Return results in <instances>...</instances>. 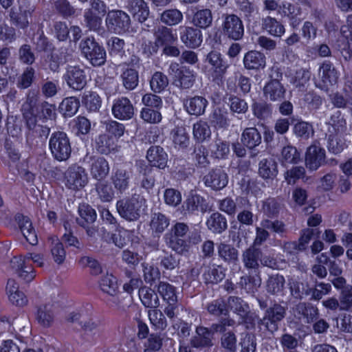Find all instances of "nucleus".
<instances>
[{
    "instance_id": "1",
    "label": "nucleus",
    "mask_w": 352,
    "mask_h": 352,
    "mask_svg": "<svg viewBox=\"0 0 352 352\" xmlns=\"http://www.w3.org/2000/svg\"><path fill=\"white\" fill-rule=\"evenodd\" d=\"M44 256L37 253H28L25 256H14L10 261L11 268L25 283H30L36 276V272L30 263L32 261L37 266L44 265Z\"/></svg>"
},
{
    "instance_id": "2",
    "label": "nucleus",
    "mask_w": 352,
    "mask_h": 352,
    "mask_svg": "<svg viewBox=\"0 0 352 352\" xmlns=\"http://www.w3.org/2000/svg\"><path fill=\"white\" fill-rule=\"evenodd\" d=\"M337 6L342 11L352 10V0H336ZM347 23L350 26L341 28L340 32L346 42H342L340 50L345 59L352 58V15L347 18Z\"/></svg>"
},
{
    "instance_id": "3",
    "label": "nucleus",
    "mask_w": 352,
    "mask_h": 352,
    "mask_svg": "<svg viewBox=\"0 0 352 352\" xmlns=\"http://www.w3.org/2000/svg\"><path fill=\"white\" fill-rule=\"evenodd\" d=\"M100 290L109 296L108 304L111 307L121 308L123 307L122 298L120 296L119 285L116 276L107 273L101 276L98 280Z\"/></svg>"
},
{
    "instance_id": "4",
    "label": "nucleus",
    "mask_w": 352,
    "mask_h": 352,
    "mask_svg": "<svg viewBox=\"0 0 352 352\" xmlns=\"http://www.w3.org/2000/svg\"><path fill=\"white\" fill-rule=\"evenodd\" d=\"M49 147L54 157L58 161H65L70 156V142L64 132L53 133L50 139Z\"/></svg>"
},
{
    "instance_id": "5",
    "label": "nucleus",
    "mask_w": 352,
    "mask_h": 352,
    "mask_svg": "<svg viewBox=\"0 0 352 352\" xmlns=\"http://www.w3.org/2000/svg\"><path fill=\"white\" fill-rule=\"evenodd\" d=\"M85 57L94 66H100L106 60V52L94 38H87L80 44Z\"/></svg>"
},
{
    "instance_id": "6",
    "label": "nucleus",
    "mask_w": 352,
    "mask_h": 352,
    "mask_svg": "<svg viewBox=\"0 0 352 352\" xmlns=\"http://www.w3.org/2000/svg\"><path fill=\"white\" fill-rule=\"evenodd\" d=\"M169 74L172 76L175 86L184 89L191 87L195 80L193 71L186 67L180 68L177 63L170 64Z\"/></svg>"
},
{
    "instance_id": "7",
    "label": "nucleus",
    "mask_w": 352,
    "mask_h": 352,
    "mask_svg": "<svg viewBox=\"0 0 352 352\" xmlns=\"http://www.w3.org/2000/svg\"><path fill=\"white\" fill-rule=\"evenodd\" d=\"M106 24L109 30L120 34L129 29L130 18L122 10H112L107 14Z\"/></svg>"
},
{
    "instance_id": "8",
    "label": "nucleus",
    "mask_w": 352,
    "mask_h": 352,
    "mask_svg": "<svg viewBox=\"0 0 352 352\" xmlns=\"http://www.w3.org/2000/svg\"><path fill=\"white\" fill-rule=\"evenodd\" d=\"M65 179L66 186L75 190L84 188L89 182L86 170L78 166L70 167L66 173Z\"/></svg>"
},
{
    "instance_id": "9",
    "label": "nucleus",
    "mask_w": 352,
    "mask_h": 352,
    "mask_svg": "<svg viewBox=\"0 0 352 352\" xmlns=\"http://www.w3.org/2000/svg\"><path fill=\"white\" fill-rule=\"evenodd\" d=\"M221 27L223 34L235 41L241 39L244 33L241 20L234 14L226 16Z\"/></svg>"
},
{
    "instance_id": "10",
    "label": "nucleus",
    "mask_w": 352,
    "mask_h": 352,
    "mask_svg": "<svg viewBox=\"0 0 352 352\" xmlns=\"http://www.w3.org/2000/svg\"><path fill=\"white\" fill-rule=\"evenodd\" d=\"M145 200L142 198L133 197L129 200H121L117 203V210L121 217L127 220L138 218L142 204Z\"/></svg>"
},
{
    "instance_id": "11",
    "label": "nucleus",
    "mask_w": 352,
    "mask_h": 352,
    "mask_svg": "<svg viewBox=\"0 0 352 352\" xmlns=\"http://www.w3.org/2000/svg\"><path fill=\"white\" fill-rule=\"evenodd\" d=\"M206 61L210 67L206 71V74L213 80L221 78L228 68V64L224 61L220 53L210 52L206 57Z\"/></svg>"
},
{
    "instance_id": "12",
    "label": "nucleus",
    "mask_w": 352,
    "mask_h": 352,
    "mask_svg": "<svg viewBox=\"0 0 352 352\" xmlns=\"http://www.w3.org/2000/svg\"><path fill=\"white\" fill-rule=\"evenodd\" d=\"M106 13V6L100 0H94L91 2V8L85 14L87 26L91 30H97L102 23V16Z\"/></svg>"
},
{
    "instance_id": "13",
    "label": "nucleus",
    "mask_w": 352,
    "mask_h": 352,
    "mask_svg": "<svg viewBox=\"0 0 352 352\" xmlns=\"http://www.w3.org/2000/svg\"><path fill=\"white\" fill-rule=\"evenodd\" d=\"M63 79L71 89L76 91L82 89L87 84L85 72L79 67H68Z\"/></svg>"
},
{
    "instance_id": "14",
    "label": "nucleus",
    "mask_w": 352,
    "mask_h": 352,
    "mask_svg": "<svg viewBox=\"0 0 352 352\" xmlns=\"http://www.w3.org/2000/svg\"><path fill=\"white\" fill-rule=\"evenodd\" d=\"M207 208V204L205 199L198 195L195 191H190L184 201L181 213L187 216L198 211H205Z\"/></svg>"
},
{
    "instance_id": "15",
    "label": "nucleus",
    "mask_w": 352,
    "mask_h": 352,
    "mask_svg": "<svg viewBox=\"0 0 352 352\" xmlns=\"http://www.w3.org/2000/svg\"><path fill=\"white\" fill-rule=\"evenodd\" d=\"M204 184L214 190L225 188L228 183V176L221 168H216L209 171L204 177Z\"/></svg>"
},
{
    "instance_id": "16",
    "label": "nucleus",
    "mask_w": 352,
    "mask_h": 352,
    "mask_svg": "<svg viewBox=\"0 0 352 352\" xmlns=\"http://www.w3.org/2000/svg\"><path fill=\"white\" fill-rule=\"evenodd\" d=\"M18 10H12L10 16L13 23L20 28H25L29 25L33 8L25 0H19Z\"/></svg>"
},
{
    "instance_id": "17",
    "label": "nucleus",
    "mask_w": 352,
    "mask_h": 352,
    "mask_svg": "<svg viewBox=\"0 0 352 352\" xmlns=\"http://www.w3.org/2000/svg\"><path fill=\"white\" fill-rule=\"evenodd\" d=\"M325 160V151L318 144L311 145L307 151L305 164L307 168L315 170L318 169Z\"/></svg>"
},
{
    "instance_id": "18",
    "label": "nucleus",
    "mask_w": 352,
    "mask_h": 352,
    "mask_svg": "<svg viewBox=\"0 0 352 352\" xmlns=\"http://www.w3.org/2000/svg\"><path fill=\"white\" fill-rule=\"evenodd\" d=\"M112 113L117 119L129 120L134 114V108L128 98L122 97L114 100Z\"/></svg>"
},
{
    "instance_id": "19",
    "label": "nucleus",
    "mask_w": 352,
    "mask_h": 352,
    "mask_svg": "<svg viewBox=\"0 0 352 352\" xmlns=\"http://www.w3.org/2000/svg\"><path fill=\"white\" fill-rule=\"evenodd\" d=\"M285 308L275 305L266 311L262 322L269 331L273 332L277 329V322L281 320L285 317Z\"/></svg>"
},
{
    "instance_id": "20",
    "label": "nucleus",
    "mask_w": 352,
    "mask_h": 352,
    "mask_svg": "<svg viewBox=\"0 0 352 352\" xmlns=\"http://www.w3.org/2000/svg\"><path fill=\"white\" fill-rule=\"evenodd\" d=\"M243 65L249 70H260L266 66V57L264 54L256 50H251L245 54Z\"/></svg>"
},
{
    "instance_id": "21",
    "label": "nucleus",
    "mask_w": 352,
    "mask_h": 352,
    "mask_svg": "<svg viewBox=\"0 0 352 352\" xmlns=\"http://www.w3.org/2000/svg\"><path fill=\"white\" fill-rule=\"evenodd\" d=\"M90 173L96 180L104 179L109 173V162L102 157H90Z\"/></svg>"
},
{
    "instance_id": "22",
    "label": "nucleus",
    "mask_w": 352,
    "mask_h": 352,
    "mask_svg": "<svg viewBox=\"0 0 352 352\" xmlns=\"http://www.w3.org/2000/svg\"><path fill=\"white\" fill-rule=\"evenodd\" d=\"M180 33L182 43L188 47L196 48L202 43V33L200 30L192 28H183Z\"/></svg>"
},
{
    "instance_id": "23",
    "label": "nucleus",
    "mask_w": 352,
    "mask_h": 352,
    "mask_svg": "<svg viewBox=\"0 0 352 352\" xmlns=\"http://www.w3.org/2000/svg\"><path fill=\"white\" fill-rule=\"evenodd\" d=\"M318 77L323 83V86L327 87L337 82L338 73L330 62L325 61L319 68Z\"/></svg>"
},
{
    "instance_id": "24",
    "label": "nucleus",
    "mask_w": 352,
    "mask_h": 352,
    "mask_svg": "<svg viewBox=\"0 0 352 352\" xmlns=\"http://www.w3.org/2000/svg\"><path fill=\"white\" fill-rule=\"evenodd\" d=\"M146 158L151 166L164 168L167 164L168 155L162 147L155 146L148 150Z\"/></svg>"
},
{
    "instance_id": "25",
    "label": "nucleus",
    "mask_w": 352,
    "mask_h": 352,
    "mask_svg": "<svg viewBox=\"0 0 352 352\" xmlns=\"http://www.w3.org/2000/svg\"><path fill=\"white\" fill-rule=\"evenodd\" d=\"M56 307L54 305L45 304L39 307L36 314L38 322L44 327H50L54 322Z\"/></svg>"
},
{
    "instance_id": "26",
    "label": "nucleus",
    "mask_w": 352,
    "mask_h": 352,
    "mask_svg": "<svg viewBox=\"0 0 352 352\" xmlns=\"http://www.w3.org/2000/svg\"><path fill=\"white\" fill-rule=\"evenodd\" d=\"M263 92L267 99L276 101L284 97L285 89L278 80H272L265 85Z\"/></svg>"
},
{
    "instance_id": "27",
    "label": "nucleus",
    "mask_w": 352,
    "mask_h": 352,
    "mask_svg": "<svg viewBox=\"0 0 352 352\" xmlns=\"http://www.w3.org/2000/svg\"><path fill=\"white\" fill-rule=\"evenodd\" d=\"M129 10L133 18L140 22H144L149 14L147 4L144 0H131L129 4Z\"/></svg>"
},
{
    "instance_id": "28",
    "label": "nucleus",
    "mask_w": 352,
    "mask_h": 352,
    "mask_svg": "<svg viewBox=\"0 0 352 352\" xmlns=\"http://www.w3.org/2000/svg\"><path fill=\"white\" fill-rule=\"evenodd\" d=\"M212 333L207 328L198 327L196 329V336H195L191 344L194 347H204L212 345Z\"/></svg>"
},
{
    "instance_id": "29",
    "label": "nucleus",
    "mask_w": 352,
    "mask_h": 352,
    "mask_svg": "<svg viewBox=\"0 0 352 352\" xmlns=\"http://www.w3.org/2000/svg\"><path fill=\"white\" fill-rule=\"evenodd\" d=\"M262 28L274 37H281L285 32L284 25L276 19L267 16L262 21Z\"/></svg>"
},
{
    "instance_id": "30",
    "label": "nucleus",
    "mask_w": 352,
    "mask_h": 352,
    "mask_svg": "<svg viewBox=\"0 0 352 352\" xmlns=\"http://www.w3.org/2000/svg\"><path fill=\"white\" fill-rule=\"evenodd\" d=\"M177 40V33L170 28L161 27L155 32V43L157 46L169 45L175 43Z\"/></svg>"
},
{
    "instance_id": "31",
    "label": "nucleus",
    "mask_w": 352,
    "mask_h": 352,
    "mask_svg": "<svg viewBox=\"0 0 352 352\" xmlns=\"http://www.w3.org/2000/svg\"><path fill=\"white\" fill-rule=\"evenodd\" d=\"M157 292L162 299L170 305H175L178 297L175 287L166 282H160L157 286Z\"/></svg>"
},
{
    "instance_id": "32",
    "label": "nucleus",
    "mask_w": 352,
    "mask_h": 352,
    "mask_svg": "<svg viewBox=\"0 0 352 352\" xmlns=\"http://www.w3.org/2000/svg\"><path fill=\"white\" fill-rule=\"evenodd\" d=\"M241 141L244 146L252 149L260 144L261 136L256 128H247L242 133Z\"/></svg>"
},
{
    "instance_id": "33",
    "label": "nucleus",
    "mask_w": 352,
    "mask_h": 352,
    "mask_svg": "<svg viewBox=\"0 0 352 352\" xmlns=\"http://www.w3.org/2000/svg\"><path fill=\"white\" fill-rule=\"evenodd\" d=\"M207 100L201 96H195L186 100L184 104L188 113L199 116L204 113L207 106Z\"/></svg>"
},
{
    "instance_id": "34",
    "label": "nucleus",
    "mask_w": 352,
    "mask_h": 352,
    "mask_svg": "<svg viewBox=\"0 0 352 352\" xmlns=\"http://www.w3.org/2000/svg\"><path fill=\"white\" fill-rule=\"evenodd\" d=\"M80 107V102L74 96L65 98L59 105V111L64 117H72Z\"/></svg>"
},
{
    "instance_id": "35",
    "label": "nucleus",
    "mask_w": 352,
    "mask_h": 352,
    "mask_svg": "<svg viewBox=\"0 0 352 352\" xmlns=\"http://www.w3.org/2000/svg\"><path fill=\"white\" fill-rule=\"evenodd\" d=\"M140 299L146 307L157 308L160 305V300L155 291L151 288L143 287L139 289Z\"/></svg>"
},
{
    "instance_id": "36",
    "label": "nucleus",
    "mask_w": 352,
    "mask_h": 352,
    "mask_svg": "<svg viewBox=\"0 0 352 352\" xmlns=\"http://www.w3.org/2000/svg\"><path fill=\"white\" fill-rule=\"evenodd\" d=\"M277 165L272 159H265L260 162L258 173L265 179H272L277 174Z\"/></svg>"
},
{
    "instance_id": "37",
    "label": "nucleus",
    "mask_w": 352,
    "mask_h": 352,
    "mask_svg": "<svg viewBox=\"0 0 352 352\" xmlns=\"http://www.w3.org/2000/svg\"><path fill=\"white\" fill-rule=\"evenodd\" d=\"M211 155L217 159H225L230 153L229 144L220 139L216 140L209 147Z\"/></svg>"
},
{
    "instance_id": "38",
    "label": "nucleus",
    "mask_w": 352,
    "mask_h": 352,
    "mask_svg": "<svg viewBox=\"0 0 352 352\" xmlns=\"http://www.w3.org/2000/svg\"><path fill=\"white\" fill-rule=\"evenodd\" d=\"M131 232L124 229H119L116 233L113 234L109 236V234L107 233L103 234V238L107 241H112V242L118 248H123L129 241L131 236Z\"/></svg>"
},
{
    "instance_id": "39",
    "label": "nucleus",
    "mask_w": 352,
    "mask_h": 352,
    "mask_svg": "<svg viewBox=\"0 0 352 352\" xmlns=\"http://www.w3.org/2000/svg\"><path fill=\"white\" fill-rule=\"evenodd\" d=\"M329 124L331 127L328 129L329 134L342 135L346 129V120L340 111H336L331 117Z\"/></svg>"
},
{
    "instance_id": "40",
    "label": "nucleus",
    "mask_w": 352,
    "mask_h": 352,
    "mask_svg": "<svg viewBox=\"0 0 352 352\" xmlns=\"http://www.w3.org/2000/svg\"><path fill=\"white\" fill-rule=\"evenodd\" d=\"M115 140L107 135H100L96 140V148L102 154L107 155L114 151Z\"/></svg>"
},
{
    "instance_id": "41",
    "label": "nucleus",
    "mask_w": 352,
    "mask_h": 352,
    "mask_svg": "<svg viewBox=\"0 0 352 352\" xmlns=\"http://www.w3.org/2000/svg\"><path fill=\"white\" fill-rule=\"evenodd\" d=\"M261 256V252L254 246L248 248L243 254V260L245 266L248 268L256 269L258 267V259Z\"/></svg>"
},
{
    "instance_id": "42",
    "label": "nucleus",
    "mask_w": 352,
    "mask_h": 352,
    "mask_svg": "<svg viewBox=\"0 0 352 352\" xmlns=\"http://www.w3.org/2000/svg\"><path fill=\"white\" fill-rule=\"evenodd\" d=\"M294 314L298 318H305L307 322H309L318 314V310L312 306H307L305 303H299L294 308Z\"/></svg>"
},
{
    "instance_id": "43",
    "label": "nucleus",
    "mask_w": 352,
    "mask_h": 352,
    "mask_svg": "<svg viewBox=\"0 0 352 352\" xmlns=\"http://www.w3.org/2000/svg\"><path fill=\"white\" fill-rule=\"evenodd\" d=\"M19 226L25 239L27 241L34 245L38 243L36 232L35 230V225L32 221H19Z\"/></svg>"
},
{
    "instance_id": "44",
    "label": "nucleus",
    "mask_w": 352,
    "mask_h": 352,
    "mask_svg": "<svg viewBox=\"0 0 352 352\" xmlns=\"http://www.w3.org/2000/svg\"><path fill=\"white\" fill-rule=\"evenodd\" d=\"M212 21L211 11L208 9L200 10L196 12L192 18V23L201 28H206Z\"/></svg>"
},
{
    "instance_id": "45",
    "label": "nucleus",
    "mask_w": 352,
    "mask_h": 352,
    "mask_svg": "<svg viewBox=\"0 0 352 352\" xmlns=\"http://www.w3.org/2000/svg\"><path fill=\"white\" fill-rule=\"evenodd\" d=\"M192 133L194 138L201 142L210 138L211 130L207 122L200 120L194 124Z\"/></svg>"
},
{
    "instance_id": "46",
    "label": "nucleus",
    "mask_w": 352,
    "mask_h": 352,
    "mask_svg": "<svg viewBox=\"0 0 352 352\" xmlns=\"http://www.w3.org/2000/svg\"><path fill=\"white\" fill-rule=\"evenodd\" d=\"M210 121L217 128H226L230 124L229 113L226 109H217L210 116Z\"/></svg>"
},
{
    "instance_id": "47",
    "label": "nucleus",
    "mask_w": 352,
    "mask_h": 352,
    "mask_svg": "<svg viewBox=\"0 0 352 352\" xmlns=\"http://www.w3.org/2000/svg\"><path fill=\"white\" fill-rule=\"evenodd\" d=\"M299 160L300 154L295 147L291 145L283 147L280 155V162L283 165L296 164Z\"/></svg>"
},
{
    "instance_id": "48",
    "label": "nucleus",
    "mask_w": 352,
    "mask_h": 352,
    "mask_svg": "<svg viewBox=\"0 0 352 352\" xmlns=\"http://www.w3.org/2000/svg\"><path fill=\"white\" fill-rule=\"evenodd\" d=\"M228 305V307L241 318H244L249 312L248 305L238 297H230Z\"/></svg>"
},
{
    "instance_id": "49",
    "label": "nucleus",
    "mask_w": 352,
    "mask_h": 352,
    "mask_svg": "<svg viewBox=\"0 0 352 352\" xmlns=\"http://www.w3.org/2000/svg\"><path fill=\"white\" fill-rule=\"evenodd\" d=\"M82 103L91 111H96L101 106V99L98 94L93 91H85L82 98Z\"/></svg>"
},
{
    "instance_id": "50",
    "label": "nucleus",
    "mask_w": 352,
    "mask_h": 352,
    "mask_svg": "<svg viewBox=\"0 0 352 352\" xmlns=\"http://www.w3.org/2000/svg\"><path fill=\"white\" fill-rule=\"evenodd\" d=\"M115 188L119 191L125 190L129 184V175L124 170H117L112 177Z\"/></svg>"
},
{
    "instance_id": "51",
    "label": "nucleus",
    "mask_w": 352,
    "mask_h": 352,
    "mask_svg": "<svg viewBox=\"0 0 352 352\" xmlns=\"http://www.w3.org/2000/svg\"><path fill=\"white\" fill-rule=\"evenodd\" d=\"M124 86L128 89H133L138 84V72L132 68H126L122 74Z\"/></svg>"
},
{
    "instance_id": "52",
    "label": "nucleus",
    "mask_w": 352,
    "mask_h": 352,
    "mask_svg": "<svg viewBox=\"0 0 352 352\" xmlns=\"http://www.w3.org/2000/svg\"><path fill=\"white\" fill-rule=\"evenodd\" d=\"M159 110L144 107L140 111V118L146 123L158 124L162 120V115Z\"/></svg>"
},
{
    "instance_id": "53",
    "label": "nucleus",
    "mask_w": 352,
    "mask_h": 352,
    "mask_svg": "<svg viewBox=\"0 0 352 352\" xmlns=\"http://www.w3.org/2000/svg\"><path fill=\"white\" fill-rule=\"evenodd\" d=\"M52 247L51 248V253L54 261L58 264H61L64 262L66 256V252L63 248V244L56 237H52Z\"/></svg>"
},
{
    "instance_id": "54",
    "label": "nucleus",
    "mask_w": 352,
    "mask_h": 352,
    "mask_svg": "<svg viewBox=\"0 0 352 352\" xmlns=\"http://www.w3.org/2000/svg\"><path fill=\"white\" fill-rule=\"evenodd\" d=\"M148 315L151 323L156 329L163 330L166 327V320L160 310L153 308L148 311Z\"/></svg>"
},
{
    "instance_id": "55",
    "label": "nucleus",
    "mask_w": 352,
    "mask_h": 352,
    "mask_svg": "<svg viewBox=\"0 0 352 352\" xmlns=\"http://www.w3.org/2000/svg\"><path fill=\"white\" fill-rule=\"evenodd\" d=\"M183 19L182 13L177 9H171L164 11L161 15V20L168 25H175Z\"/></svg>"
},
{
    "instance_id": "56",
    "label": "nucleus",
    "mask_w": 352,
    "mask_h": 352,
    "mask_svg": "<svg viewBox=\"0 0 352 352\" xmlns=\"http://www.w3.org/2000/svg\"><path fill=\"white\" fill-rule=\"evenodd\" d=\"M168 85L167 77L161 72H155L150 81V86L154 92L160 93Z\"/></svg>"
},
{
    "instance_id": "57",
    "label": "nucleus",
    "mask_w": 352,
    "mask_h": 352,
    "mask_svg": "<svg viewBox=\"0 0 352 352\" xmlns=\"http://www.w3.org/2000/svg\"><path fill=\"white\" fill-rule=\"evenodd\" d=\"M280 10L281 14L287 16L292 21L291 25L296 27L298 23L296 18L300 14V9L290 3L286 2L280 7Z\"/></svg>"
},
{
    "instance_id": "58",
    "label": "nucleus",
    "mask_w": 352,
    "mask_h": 352,
    "mask_svg": "<svg viewBox=\"0 0 352 352\" xmlns=\"http://www.w3.org/2000/svg\"><path fill=\"white\" fill-rule=\"evenodd\" d=\"M164 200L166 205L172 207L178 206L182 200L181 192L174 188H167L164 192Z\"/></svg>"
},
{
    "instance_id": "59",
    "label": "nucleus",
    "mask_w": 352,
    "mask_h": 352,
    "mask_svg": "<svg viewBox=\"0 0 352 352\" xmlns=\"http://www.w3.org/2000/svg\"><path fill=\"white\" fill-rule=\"evenodd\" d=\"M346 147L345 142L342 140L341 135L329 134L328 148L333 153H341Z\"/></svg>"
},
{
    "instance_id": "60",
    "label": "nucleus",
    "mask_w": 352,
    "mask_h": 352,
    "mask_svg": "<svg viewBox=\"0 0 352 352\" xmlns=\"http://www.w3.org/2000/svg\"><path fill=\"white\" fill-rule=\"evenodd\" d=\"M285 283L284 277L281 275H274L269 278L267 285L268 292L273 294H278L282 292Z\"/></svg>"
},
{
    "instance_id": "61",
    "label": "nucleus",
    "mask_w": 352,
    "mask_h": 352,
    "mask_svg": "<svg viewBox=\"0 0 352 352\" xmlns=\"http://www.w3.org/2000/svg\"><path fill=\"white\" fill-rule=\"evenodd\" d=\"M294 132L303 139H308L314 134L312 126L307 122H298L294 126Z\"/></svg>"
},
{
    "instance_id": "62",
    "label": "nucleus",
    "mask_w": 352,
    "mask_h": 352,
    "mask_svg": "<svg viewBox=\"0 0 352 352\" xmlns=\"http://www.w3.org/2000/svg\"><path fill=\"white\" fill-rule=\"evenodd\" d=\"M142 102L146 107L160 109L162 107L163 102L162 98L155 94H146L142 98Z\"/></svg>"
},
{
    "instance_id": "63",
    "label": "nucleus",
    "mask_w": 352,
    "mask_h": 352,
    "mask_svg": "<svg viewBox=\"0 0 352 352\" xmlns=\"http://www.w3.org/2000/svg\"><path fill=\"white\" fill-rule=\"evenodd\" d=\"M339 305L341 310H348L352 306V287H346L342 290Z\"/></svg>"
},
{
    "instance_id": "64",
    "label": "nucleus",
    "mask_w": 352,
    "mask_h": 352,
    "mask_svg": "<svg viewBox=\"0 0 352 352\" xmlns=\"http://www.w3.org/2000/svg\"><path fill=\"white\" fill-rule=\"evenodd\" d=\"M173 140L175 145L181 147L187 146L188 138L185 129L182 127H177L172 132Z\"/></svg>"
}]
</instances>
